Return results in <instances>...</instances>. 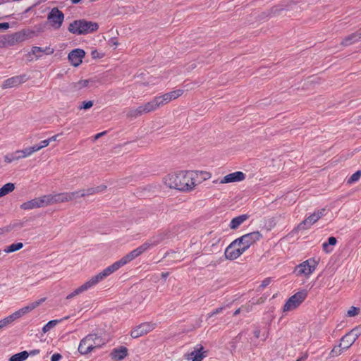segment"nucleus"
Here are the masks:
<instances>
[{
    "label": "nucleus",
    "instance_id": "f257e3e1",
    "mask_svg": "<svg viewBox=\"0 0 361 361\" xmlns=\"http://www.w3.org/2000/svg\"><path fill=\"white\" fill-rule=\"evenodd\" d=\"M197 176V173L194 171H180L169 174L164 178V183L170 188L190 191L196 185L195 179Z\"/></svg>",
    "mask_w": 361,
    "mask_h": 361
},
{
    "label": "nucleus",
    "instance_id": "f03ea898",
    "mask_svg": "<svg viewBox=\"0 0 361 361\" xmlns=\"http://www.w3.org/2000/svg\"><path fill=\"white\" fill-rule=\"evenodd\" d=\"M99 28L97 23L86 19L75 20L68 27V30L76 35H85L97 31Z\"/></svg>",
    "mask_w": 361,
    "mask_h": 361
},
{
    "label": "nucleus",
    "instance_id": "7ed1b4c3",
    "mask_svg": "<svg viewBox=\"0 0 361 361\" xmlns=\"http://www.w3.org/2000/svg\"><path fill=\"white\" fill-rule=\"evenodd\" d=\"M106 341L96 334H90L83 338L79 344L78 352L81 355H87L95 348L105 345Z\"/></svg>",
    "mask_w": 361,
    "mask_h": 361
},
{
    "label": "nucleus",
    "instance_id": "20e7f679",
    "mask_svg": "<svg viewBox=\"0 0 361 361\" xmlns=\"http://www.w3.org/2000/svg\"><path fill=\"white\" fill-rule=\"evenodd\" d=\"M163 240L162 236L157 235L152 238L149 240L144 243L142 245L137 247L136 249L132 250L129 253H128L126 255L123 257L121 259V262H122V264L124 266L128 262H131L136 257L141 255L142 253L146 252L148 249H149L151 247H154L159 244Z\"/></svg>",
    "mask_w": 361,
    "mask_h": 361
},
{
    "label": "nucleus",
    "instance_id": "39448f33",
    "mask_svg": "<svg viewBox=\"0 0 361 361\" xmlns=\"http://www.w3.org/2000/svg\"><path fill=\"white\" fill-rule=\"evenodd\" d=\"M262 237V235L259 231H254L235 239L234 241L237 242V245L241 247V250L245 252L252 245L259 240Z\"/></svg>",
    "mask_w": 361,
    "mask_h": 361
},
{
    "label": "nucleus",
    "instance_id": "423d86ee",
    "mask_svg": "<svg viewBox=\"0 0 361 361\" xmlns=\"http://www.w3.org/2000/svg\"><path fill=\"white\" fill-rule=\"evenodd\" d=\"M318 264V260L314 258H310L302 263L298 265L294 270L297 276H310L316 269Z\"/></svg>",
    "mask_w": 361,
    "mask_h": 361
},
{
    "label": "nucleus",
    "instance_id": "0eeeda50",
    "mask_svg": "<svg viewBox=\"0 0 361 361\" xmlns=\"http://www.w3.org/2000/svg\"><path fill=\"white\" fill-rule=\"evenodd\" d=\"M307 293L305 290L297 292L286 301L283 306V312H289L296 309L306 298Z\"/></svg>",
    "mask_w": 361,
    "mask_h": 361
},
{
    "label": "nucleus",
    "instance_id": "6e6552de",
    "mask_svg": "<svg viewBox=\"0 0 361 361\" xmlns=\"http://www.w3.org/2000/svg\"><path fill=\"white\" fill-rule=\"evenodd\" d=\"M122 262L120 260L114 262L111 265L109 266L106 269H104L102 271L99 273L98 274L92 276L89 281L94 286L97 284L99 281L104 280L105 278L109 276L110 274H113L116 271H117L119 268L123 267Z\"/></svg>",
    "mask_w": 361,
    "mask_h": 361
},
{
    "label": "nucleus",
    "instance_id": "1a4fd4ad",
    "mask_svg": "<svg viewBox=\"0 0 361 361\" xmlns=\"http://www.w3.org/2000/svg\"><path fill=\"white\" fill-rule=\"evenodd\" d=\"M326 214V209L322 208L315 211L313 214H310L305 220H303L298 226V229L305 230L309 228L312 225L317 222L319 219Z\"/></svg>",
    "mask_w": 361,
    "mask_h": 361
},
{
    "label": "nucleus",
    "instance_id": "9d476101",
    "mask_svg": "<svg viewBox=\"0 0 361 361\" xmlns=\"http://www.w3.org/2000/svg\"><path fill=\"white\" fill-rule=\"evenodd\" d=\"M47 19L52 27L59 29L63 22L64 15L58 8H53L47 16Z\"/></svg>",
    "mask_w": 361,
    "mask_h": 361
},
{
    "label": "nucleus",
    "instance_id": "9b49d317",
    "mask_svg": "<svg viewBox=\"0 0 361 361\" xmlns=\"http://www.w3.org/2000/svg\"><path fill=\"white\" fill-rule=\"evenodd\" d=\"M48 206L46 195L32 199L20 205L22 209L28 210Z\"/></svg>",
    "mask_w": 361,
    "mask_h": 361
},
{
    "label": "nucleus",
    "instance_id": "f8f14e48",
    "mask_svg": "<svg viewBox=\"0 0 361 361\" xmlns=\"http://www.w3.org/2000/svg\"><path fill=\"white\" fill-rule=\"evenodd\" d=\"M28 78L25 74L13 76L6 79L1 85L3 89L15 87L25 82Z\"/></svg>",
    "mask_w": 361,
    "mask_h": 361
},
{
    "label": "nucleus",
    "instance_id": "ddd939ff",
    "mask_svg": "<svg viewBox=\"0 0 361 361\" xmlns=\"http://www.w3.org/2000/svg\"><path fill=\"white\" fill-rule=\"evenodd\" d=\"M244 252L237 245V242L233 241L226 249L225 256L226 259L233 260L239 257Z\"/></svg>",
    "mask_w": 361,
    "mask_h": 361
},
{
    "label": "nucleus",
    "instance_id": "4468645a",
    "mask_svg": "<svg viewBox=\"0 0 361 361\" xmlns=\"http://www.w3.org/2000/svg\"><path fill=\"white\" fill-rule=\"evenodd\" d=\"M154 329V324L150 323H142L137 326L130 333V336L133 338H139Z\"/></svg>",
    "mask_w": 361,
    "mask_h": 361
},
{
    "label": "nucleus",
    "instance_id": "2eb2a0df",
    "mask_svg": "<svg viewBox=\"0 0 361 361\" xmlns=\"http://www.w3.org/2000/svg\"><path fill=\"white\" fill-rule=\"evenodd\" d=\"M245 178V175L244 173L241 171H236L231 173H229L226 176H225L221 180H214V183H234V182H239L242 181Z\"/></svg>",
    "mask_w": 361,
    "mask_h": 361
},
{
    "label": "nucleus",
    "instance_id": "dca6fc26",
    "mask_svg": "<svg viewBox=\"0 0 361 361\" xmlns=\"http://www.w3.org/2000/svg\"><path fill=\"white\" fill-rule=\"evenodd\" d=\"M85 55V52L83 49H75L68 54V59L73 66L77 67L82 63Z\"/></svg>",
    "mask_w": 361,
    "mask_h": 361
},
{
    "label": "nucleus",
    "instance_id": "f3484780",
    "mask_svg": "<svg viewBox=\"0 0 361 361\" xmlns=\"http://www.w3.org/2000/svg\"><path fill=\"white\" fill-rule=\"evenodd\" d=\"M183 93V91L182 90H176L156 97L161 106L165 104L170 102L171 100L176 99L180 95H182Z\"/></svg>",
    "mask_w": 361,
    "mask_h": 361
},
{
    "label": "nucleus",
    "instance_id": "a211bd4d",
    "mask_svg": "<svg viewBox=\"0 0 361 361\" xmlns=\"http://www.w3.org/2000/svg\"><path fill=\"white\" fill-rule=\"evenodd\" d=\"M48 205L69 202L68 192H61L58 194H49L46 195Z\"/></svg>",
    "mask_w": 361,
    "mask_h": 361
},
{
    "label": "nucleus",
    "instance_id": "6ab92c4d",
    "mask_svg": "<svg viewBox=\"0 0 361 361\" xmlns=\"http://www.w3.org/2000/svg\"><path fill=\"white\" fill-rule=\"evenodd\" d=\"M128 355V349L126 347L120 346L114 348L111 353V356L113 359L121 360Z\"/></svg>",
    "mask_w": 361,
    "mask_h": 361
},
{
    "label": "nucleus",
    "instance_id": "aec40b11",
    "mask_svg": "<svg viewBox=\"0 0 361 361\" xmlns=\"http://www.w3.org/2000/svg\"><path fill=\"white\" fill-rule=\"evenodd\" d=\"M160 106L159 102L155 97L152 100L147 102L146 104L141 105L142 112L147 114L157 110Z\"/></svg>",
    "mask_w": 361,
    "mask_h": 361
},
{
    "label": "nucleus",
    "instance_id": "412c9836",
    "mask_svg": "<svg viewBox=\"0 0 361 361\" xmlns=\"http://www.w3.org/2000/svg\"><path fill=\"white\" fill-rule=\"evenodd\" d=\"M94 80L92 79L80 80L76 82H72L70 85V89L73 92H78L84 87L89 85L90 83H92Z\"/></svg>",
    "mask_w": 361,
    "mask_h": 361
},
{
    "label": "nucleus",
    "instance_id": "4be33fe9",
    "mask_svg": "<svg viewBox=\"0 0 361 361\" xmlns=\"http://www.w3.org/2000/svg\"><path fill=\"white\" fill-rule=\"evenodd\" d=\"M361 40L360 37L355 32L346 36L341 42V44L343 47H348Z\"/></svg>",
    "mask_w": 361,
    "mask_h": 361
},
{
    "label": "nucleus",
    "instance_id": "5701e85b",
    "mask_svg": "<svg viewBox=\"0 0 361 361\" xmlns=\"http://www.w3.org/2000/svg\"><path fill=\"white\" fill-rule=\"evenodd\" d=\"M92 286H93L92 285L90 281H87V282L83 283L82 286H80L79 288H76L73 292H72L71 293L68 295L66 296V299L67 300L71 299L73 297L76 296L77 295H78V294H80V293H81L88 290L89 288H90Z\"/></svg>",
    "mask_w": 361,
    "mask_h": 361
},
{
    "label": "nucleus",
    "instance_id": "b1692460",
    "mask_svg": "<svg viewBox=\"0 0 361 361\" xmlns=\"http://www.w3.org/2000/svg\"><path fill=\"white\" fill-rule=\"evenodd\" d=\"M31 53L36 56L37 59L42 56V54L44 53L47 55L52 54L54 53V49L50 47H46L44 49L39 47H33L32 48Z\"/></svg>",
    "mask_w": 361,
    "mask_h": 361
},
{
    "label": "nucleus",
    "instance_id": "393cba45",
    "mask_svg": "<svg viewBox=\"0 0 361 361\" xmlns=\"http://www.w3.org/2000/svg\"><path fill=\"white\" fill-rule=\"evenodd\" d=\"M341 343L338 347L343 349L349 348L355 341V338L348 333L342 337Z\"/></svg>",
    "mask_w": 361,
    "mask_h": 361
},
{
    "label": "nucleus",
    "instance_id": "a878e982",
    "mask_svg": "<svg viewBox=\"0 0 361 361\" xmlns=\"http://www.w3.org/2000/svg\"><path fill=\"white\" fill-rule=\"evenodd\" d=\"M45 300H46V298H41L37 301H35L33 302L28 304L27 306H25L20 309L25 315V314L31 312L32 310H33L34 309H35L36 307L39 306Z\"/></svg>",
    "mask_w": 361,
    "mask_h": 361
},
{
    "label": "nucleus",
    "instance_id": "bb28decb",
    "mask_svg": "<svg viewBox=\"0 0 361 361\" xmlns=\"http://www.w3.org/2000/svg\"><path fill=\"white\" fill-rule=\"evenodd\" d=\"M248 218L247 215L243 214L233 218L230 224L231 229H236L240 225H241Z\"/></svg>",
    "mask_w": 361,
    "mask_h": 361
},
{
    "label": "nucleus",
    "instance_id": "cd10ccee",
    "mask_svg": "<svg viewBox=\"0 0 361 361\" xmlns=\"http://www.w3.org/2000/svg\"><path fill=\"white\" fill-rule=\"evenodd\" d=\"M69 317L67 316L61 319H55V320H51L48 323H47L42 328V331L44 333L48 332L51 329L54 328L57 324L63 321V319H68Z\"/></svg>",
    "mask_w": 361,
    "mask_h": 361
},
{
    "label": "nucleus",
    "instance_id": "c85d7f7f",
    "mask_svg": "<svg viewBox=\"0 0 361 361\" xmlns=\"http://www.w3.org/2000/svg\"><path fill=\"white\" fill-rule=\"evenodd\" d=\"M14 189H15V185L13 183H8L5 184L2 188H0V197L13 191Z\"/></svg>",
    "mask_w": 361,
    "mask_h": 361
},
{
    "label": "nucleus",
    "instance_id": "c756f323",
    "mask_svg": "<svg viewBox=\"0 0 361 361\" xmlns=\"http://www.w3.org/2000/svg\"><path fill=\"white\" fill-rule=\"evenodd\" d=\"M29 353L27 351H23L11 356L9 361H23L27 359Z\"/></svg>",
    "mask_w": 361,
    "mask_h": 361
},
{
    "label": "nucleus",
    "instance_id": "7c9ffc66",
    "mask_svg": "<svg viewBox=\"0 0 361 361\" xmlns=\"http://www.w3.org/2000/svg\"><path fill=\"white\" fill-rule=\"evenodd\" d=\"M203 350V347L200 345L199 348L195 349L190 354V356L191 357L196 359V360L202 361V360L204 358L205 355H203V353H201V351Z\"/></svg>",
    "mask_w": 361,
    "mask_h": 361
},
{
    "label": "nucleus",
    "instance_id": "2f4dec72",
    "mask_svg": "<svg viewBox=\"0 0 361 361\" xmlns=\"http://www.w3.org/2000/svg\"><path fill=\"white\" fill-rule=\"evenodd\" d=\"M142 114H144V113L142 112L141 106H140L136 109H130L127 113V116L129 118H137Z\"/></svg>",
    "mask_w": 361,
    "mask_h": 361
},
{
    "label": "nucleus",
    "instance_id": "473e14b6",
    "mask_svg": "<svg viewBox=\"0 0 361 361\" xmlns=\"http://www.w3.org/2000/svg\"><path fill=\"white\" fill-rule=\"evenodd\" d=\"M23 244L22 243H13L11 245H10L9 246H8L4 250V252L6 253L13 252L20 250L21 248H23Z\"/></svg>",
    "mask_w": 361,
    "mask_h": 361
},
{
    "label": "nucleus",
    "instance_id": "72a5a7b5",
    "mask_svg": "<svg viewBox=\"0 0 361 361\" xmlns=\"http://www.w3.org/2000/svg\"><path fill=\"white\" fill-rule=\"evenodd\" d=\"M20 159V157H19V154L17 153V151H16L13 153L6 154L4 157V161L6 163H11L13 161L19 160Z\"/></svg>",
    "mask_w": 361,
    "mask_h": 361
},
{
    "label": "nucleus",
    "instance_id": "f704fd0d",
    "mask_svg": "<svg viewBox=\"0 0 361 361\" xmlns=\"http://www.w3.org/2000/svg\"><path fill=\"white\" fill-rule=\"evenodd\" d=\"M336 242H337V240L335 237H333V236L329 237L328 239V242H325L323 243V245H322L323 250L326 252H331V250H328V246L329 245H335L336 244Z\"/></svg>",
    "mask_w": 361,
    "mask_h": 361
},
{
    "label": "nucleus",
    "instance_id": "c9c22d12",
    "mask_svg": "<svg viewBox=\"0 0 361 361\" xmlns=\"http://www.w3.org/2000/svg\"><path fill=\"white\" fill-rule=\"evenodd\" d=\"M8 226L11 229V231H17L24 226V222H23L21 221H14V222L10 224Z\"/></svg>",
    "mask_w": 361,
    "mask_h": 361
},
{
    "label": "nucleus",
    "instance_id": "e433bc0d",
    "mask_svg": "<svg viewBox=\"0 0 361 361\" xmlns=\"http://www.w3.org/2000/svg\"><path fill=\"white\" fill-rule=\"evenodd\" d=\"M82 194V190L68 192L69 201H71V200H75L78 197H81Z\"/></svg>",
    "mask_w": 361,
    "mask_h": 361
},
{
    "label": "nucleus",
    "instance_id": "4c0bfd02",
    "mask_svg": "<svg viewBox=\"0 0 361 361\" xmlns=\"http://www.w3.org/2000/svg\"><path fill=\"white\" fill-rule=\"evenodd\" d=\"M348 334H350L351 336H353L356 341L361 334V326L354 328L350 332H348Z\"/></svg>",
    "mask_w": 361,
    "mask_h": 361
},
{
    "label": "nucleus",
    "instance_id": "58836bf2",
    "mask_svg": "<svg viewBox=\"0 0 361 361\" xmlns=\"http://www.w3.org/2000/svg\"><path fill=\"white\" fill-rule=\"evenodd\" d=\"M96 188L95 187L89 188L86 190H82V194L81 195V197H86L89 195H93L94 194H97Z\"/></svg>",
    "mask_w": 361,
    "mask_h": 361
},
{
    "label": "nucleus",
    "instance_id": "ea45409f",
    "mask_svg": "<svg viewBox=\"0 0 361 361\" xmlns=\"http://www.w3.org/2000/svg\"><path fill=\"white\" fill-rule=\"evenodd\" d=\"M360 176H361V171H357L350 177V178L348 180V183H355L360 179Z\"/></svg>",
    "mask_w": 361,
    "mask_h": 361
},
{
    "label": "nucleus",
    "instance_id": "a19ab883",
    "mask_svg": "<svg viewBox=\"0 0 361 361\" xmlns=\"http://www.w3.org/2000/svg\"><path fill=\"white\" fill-rule=\"evenodd\" d=\"M17 153L19 154V157H20V159L27 157L32 154L28 147L25 148L22 150H17Z\"/></svg>",
    "mask_w": 361,
    "mask_h": 361
},
{
    "label": "nucleus",
    "instance_id": "79ce46f5",
    "mask_svg": "<svg viewBox=\"0 0 361 361\" xmlns=\"http://www.w3.org/2000/svg\"><path fill=\"white\" fill-rule=\"evenodd\" d=\"M359 311H360L359 308L353 306L347 312V316L355 317L358 314Z\"/></svg>",
    "mask_w": 361,
    "mask_h": 361
},
{
    "label": "nucleus",
    "instance_id": "37998d69",
    "mask_svg": "<svg viewBox=\"0 0 361 361\" xmlns=\"http://www.w3.org/2000/svg\"><path fill=\"white\" fill-rule=\"evenodd\" d=\"M225 309V306L218 307L208 314V317H212L217 314L222 312Z\"/></svg>",
    "mask_w": 361,
    "mask_h": 361
},
{
    "label": "nucleus",
    "instance_id": "c03bdc74",
    "mask_svg": "<svg viewBox=\"0 0 361 361\" xmlns=\"http://www.w3.org/2000/svg\"><path fill=\"white\" fill-rule=\"evenodd\" d=\"M93 106V102L92 101H85L82 102V105L80 106V109H88L91 108Z\"/></svg>",
    "mask_w": 361,
    "mask_h": 361
},
{
    "label": "nucleus",
    "instance_id": "a18cd8bd",
    "mask_svg": "<svg viewBox=\"0 0 361 361\" xmlns=\"http://www.w3.org/2000/svg\"><path fill=\"white\" fill-rule=\"evenodd\" d=\"M341 349H338L337 347H334L331 350L329 355H330V357H335V356H338V355H341Z\"/></svg>",
    "mask_w": 361,
    "mask_h": 361
},
{
    "label": "nucleus",
    "instance_id": "49530a36",
    "mask_svg": "<svg viewBox=\"0 0 361 361\" xmlns=\"http://www.w3.org/2000/svg\"><path fill=\"white\" fill-rule=\"evenodd\" d=\"M271 282V278H266L265 279H264L261 283V285L259 286V288H264L265 287H267L268 285L270 284V283Z\"/></svg>",
    "mask_w": 361,
    "mask_h": 361
},
{
    "label": "nucleus",
    "instance_id": "de8ad7c7",
    "mask_svg": "<svg viewBox=\"0 0 361 361\" xmlns=\"http://www.w3.org/2000/svg\"><path fill=\"white\" fill-rule=\"evenodd\" d=\"M8 42L6 36H0V48L6 46Z\"/></svg>",
    "mask_w": 361,
    "mask_h": 361
},
{
    "label": "nucleus",
    "instance_id": "09e8293b",
    "mask_svg": "<svg viewBox=\"0 0 361 361\" xmlns=\"http://www.w3.org/2000/svg\"><path fill=\"white\" fill-rule=\"evenodd\" d=\"M9 232H11V229H10L8 225L4 227L0 228V235L8 233Z\"/></svg>",
    "mask_w": 361,
    "mask_h": 361
},
{
    "label": "nucleus",
    "instance_id": "8fccbe9b",
    "mask_svg": "<svg viewBox=\"0 0 361 361\" xmlns=\"http://www.w3.org/2000/svg\"><path fill=\"white\" fill-rule=\"evenodd\" d=\"M31 154H32L34 152H37L41 149V147L39 145H35L34 146L28 147Z\"/></svg>",
    "mask_w": 361,
    "mask_h": 361
},
{
    "label": "nucleus",
    "instance_id": "3c124183",
    "mask_svg": "<svg viewBox=\"0 0 361 361\" xmlns=\"http://www.w3.org/2000/svg\"><path fill=\"white\" fill-rule=\"evenodd\" d=\"M13 314L14 315L16 319H17L24 315L21 309L16 311L15 312L13 313Z\"/></svg>",
    "mask_w": 361,
    "mask_h": 361
},
{
    "label": "nucleus",
    "instance_id": "603ef678",
    "mask_svg": "<svg viewBox=\"0 0 361 361\" xmlns=\"http://www.w3.org/2000/svg\"><path fill=\"white\" fill-rule=\"evenodd\" d=\"M62 356L59 353L54 354L51 357V361H59L61 359Z\"/></svg>",
    "mask_w": 361,
    "mask_h": 361
},
{
    "label": "nucleus",
    "instance_id": "864d4df0",
    "mask_svg": "<svg viewBox=\"0 0 361 361\" xmlns=\"http://www.w3.org/2000/svg\"><path fill=\"white\" fill-rule=\"evenodd\" d=\"M243 308H244V307H241L238 308V310H236L234 312V313H233V316H237L238 314H240V311H241V310H242ZM245 310H246L247 312H249V311L251 310V309L249 307V306H247V307H245Z\"/></svg>",
    "mask_w": 361,
    "mask_h": 361
},
{
    "label": "nucleus",
    "instance_id": "5fc2aeb1",
    "mask_svg": "<svg viewBox=\"0 0 361 361\" xmlns=\"http://www.w3.org/2000/svg\"><path fill=\"white\" fill-rule=\"evenodd\" d=\"M96 191L97 193L104 191L106 189V185H100L99 186L95 187Z\"/></svg>",
    "mask_w": 361,
    "mask_h": 361
},
{
    "label": "nucleus",
    "instance_id": "6e6d98bb",
    "mask_svg": "<svg viewBox=\"0 0 361 361\" xmlns=\"http://www.w3.org/2000/svg\"><path fill=\"white\" fill-rule=\"evenodd\" d=\"M49 140L48 139L42 140L40 144L39 145V147H41V149L48 146L49 145Z\"/></svg>",
    "mask_w": 361,
    "mask_h": 361
},
{
    "label": "nucleus",
    "instance_id": "4d7b16f0",
    "mask_svg": "<svg viewBox=\"0 0 361 361\" xmlns=\"http://www.w3.org/2000/svg\"><path fill=\"white\" fill-rule=\"evenodd\" d=\"M10 27L8 23H0V30H7Z\"/></svg>",
    "mask_w": 361,
    "mask_h": 361
},
{
    "label": "nucleus",
    "instance_id": "13d9d810",
    "mask_svg": "<svg viewBox=\"0 0 361 361\" xmlns=\"http://www.w3.org/2000/svg\"><path fill=\"white\" fill-rule=\"evenodd\" d=\"M1 323L3 324L4 326H6V325L11 324L10 319L8 317L1 320Z\"/></svg>",
    "mask_w": 361,
    "mask_h": 361
},
{
    "label": "nucleus",
    "instance_id": "bf43d9fd",
    "mask_svg": "<svg viewBox=\"0 0 361 361\" xmlns=\"http://www.w3.org/2000/svg\"><path fill=\"white\" fill-rule=\"evenodd\" d=\"M254 336L255 338H258L260 335V330L258 328H256L253 331Z\"/></svg>",
    "mask_w": 361,
    "mask_h": 361
},
{
    "label": "nucleus",
    "instance_id": "052dcab7",
    "mask_svg": "<svg viewBox=\"0 0 361 361\" xmlns=\"http://www.w3.org/2000/svg\"><path fill=\"white\" fill-rule=\"evenodd\" d=\"M59 136V134H57V135H55L48 138V140H49V142H51L52 141H56Z\"/></svg>",
    "mask_w": 361,
    "mask_h": 361
},
{
    "label": "nucleus",
    "instance_id": "680f3d73",
    "mask_svg": "<svg viewBox=\"0 0 361 361\" xmlns=\"http://www.w3.org/2000/svg\"><path fill=\"white\" fill-rule=\"evenodd\" d=\"M106 133V132L104 131V132H102V133H99L97 134L94 136V140L99 139V137H101L102 135H105Z\"/></svg>",
    "mask_w": 361,
    "mask_h": 361
},
{
    "label": "nucleus",
    "instance_id": "e2e57ef3",
    "mask_svg": "<svg viewBox=\"0 0 361 361\" xmlns=\"http://www.w3.org/2000/svg\"><path fill=\"white\" fill-rule=\"evenodd\" d=\"M201 173L203 175L202 178L204 180H207L210 178V174L209 173L201 172Z\"/></svg>",
    "mask_w": 361,
    "mask_h": 361
},
{
    "label": "nucleus",
    "instance_id": "0e129e2a",
    "mask_svg": "<svg viewBox=\"0 0 361 361\" xmlns=\"http://www.w3.org/2000/svg\"><path fill=\"white\" fill-rule=\"evenodd\" d=\"M29 353V355H35L37 354H39V350H31Z\"/></svg>",
    "mask_w": 361,
    "mask_h": 361
},
{
    "label": "nucleus",
    "instance_id": "69168bd1",
    "mask_svg": "<svg viewBox=\"0 0 361 361\" xmlns=\"http://www.w3.org/2000/svg\"><path fill=\"white\" fill-rule=\"evenodd\" d=\"M8 319H10V322L12 323L13 321L16 320L15 319V317L13 314H11V315L8 316Z\"/></svg>",
    "mask_w": 361,
    "mask_h": 361
},
{
    "label": "nucleus",
    "instance_id": "338daca9",
    "mask_svg": "<svg viewBox=\"0 0 361 361\" xmlns=\"http://www.w3.org/2000/svg\"><path fill=\"white\" fill-rule=\"evenodd\" d=\"M169 276V273L168 272H165V273H162L161 274V277L164 278V279H166Z\"/></svg>",
    "mask_w": 361,
    "mask_h": 361
},
{
    "label": "nucleus",
    "instance_id": "774afa93",
    "mask_svg": "<svg viewBox=\"0 0 361 361\" xmlns=\"http://www.w3.org/2000/svg\"><path fill=\"white\" fill-rule=\"evenodd\" d=\"M97 54H98V53H97V51L96 50L92 51V57H93V58H95V57L97 56Z\"/></svg>",
    "mask_w": 361,
    "mask_h": 361
}]
</instances>
